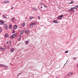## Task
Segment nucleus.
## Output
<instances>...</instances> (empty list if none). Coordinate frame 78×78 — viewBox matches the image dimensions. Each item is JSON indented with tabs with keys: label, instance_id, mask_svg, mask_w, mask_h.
<instances>
[{
	"label": "nucleus",
	"instance_id": "nucleus-22",
	"mask_svg": "<svg viewBox=\"0 0 78 78\" xmlns=\"http://www.w3.org/2000/svg\"><path fill=\"white\" fill-rule=\"evenodd\" d=\"M22 74V73H19L18 74V76H19V75H20Z\"/></svg>",
	"mask_w": 78,
	"mask_h": 78
},
{
	"label": "nucleus",
	"instance_id": "nucleus-25",
	"mask_svg": "<svg viewBox=\"0 0 78 78\" xmlns=\"http://www.w3.org/2000/svg\"><path fill=\"white\" fill-rule=\"evenodd\" d=\"M2 51H5V48H2Z\"/></svg>",
	"mask_w": 78,
	"mask_h": 78
},
{
	"label": "nucleus",
	"instance_id": "nucleus-40",
	"mask_svg": "<svg viewBox=\"0 0 78 78\" xmlns=\"http://www.w3.org/2000/svg\"><path fill=\"white\" fill-rule=\"evenodd\" d=\"M9 43V42H8V41H7V42H6V44H8V43Z\"/></svg>",
	"mask_w": 78,
	"mask_h": 78
},
{
	"label": "nucleus",
	"instance_id": "nucleus-47",
	"mask_svg": "<svg viewBox=\"0 0 78 78\" xmlns=\"http://www.w3.org/2000/svg\"><path fill=\"white\" fill-rule=\"evenodd\" d=\"M71 12L72 11V10H71Z\"/></svg>",
	"mask_w": 78,
	"mask_h": 78
},
{
	"label": "nucleus",
	"instance_id": "nucleus-41",
	"mask_svg": "<svg viewBox=\"0 0 78 78\" xmlns=\"http://www.w3.org/2000/svg\"><path fill=\"white\" fill-rule=\"evenodd\" d=\"M73 12H75V10H73Z\"/></svg>",
	"mask_w": 78,
	"mask_h": 78
},
{
	"label": "nucleus",
	"instance_id": "nucleus-45",
	"mask_svg": "<svg viewBox=\"0 0 78 78\" xmlns=\"http://www.w3.org/2000/svg\"><path fill=\"white\" fill-rule=\"evenodd\" d=\"M77 67H78V64H77Z\"/></svg>",
	"mask_w": 78,
	"mask_h": 78
},
{
	"label": "nucleus",
	"instance_id": "nucleus-31",
	"mask_svg": "<svg viewBox=\"0 0 78 78\" xmlns=\"http://www.w3.org/2000/svg\"><path fill=\"white\" fill-rule=\"evenodd\" d=\"M68 11H69V12H71V10H70V9H69V10H68Z\"/></svg>",
	"mask_w": 78,
	"mask_h": 78
},
{
	"label": "nucleus",
	"instance_id": "nucleus-30",
	"mask_svg": "<svg viewBox=\"0 0 78 78\" xmlns=\"http://www.w3.org/2000/svg\"><path fill=\"white\" fill-rule=\"evenodd\" d=\"M44 7L45 8H47V5H44Z\"/></svg>",
	"mask_w": 78,
	"mask_h": 78
},
{
	"label": "nucleus",
	"instance_id": "nucleus-37",
	"mask_svg": "<svg viewBox=\"0 0 78 78\" xmlns=\"http://www.w3.org/2000/svg\"><path fill=\"white\" fill-rule=\"evenodd\" d=\"M76 7H77V8H78V5H76Z\"/></svg>",
	"mask_w": 78,
	"mask_h": 78
},
{
	"label": "nucleus",
	"instance_id": "nucleus-38",
	"mask_svg": "<svg viewBox=\"0 0 78 78\" xmlns=\"http://www.w3.org/2000/svg\"><path fill=\"white\" fill-rule=\"evenodd\" d=\"M18 40H19V41H20V40H21L20 38H18Z\"/></svg>",
	"mask_w": 78,
	"mask_h": 78
},
{
	"label": "nucleus",
	"instance_id": "nucleus-34",
	"mask_svg": "<svg viewBox=\"0 0 78 78\" xmlns=\"http://www.w3.org/2000/svg\"><path fill=\"white\" fill-rule=\"evenodd\" d=\"M40 4H42V5H44V3H43V2H41L40 3Z\"/></svg>",
	"mask_w": 78,
	"mask_h": 78
},
{
	"label": "nucleus",
	"instance_id": "nucleus-24",
	"mask_svg": "<svg viewBox=\"0 0 78 78\" xmlns=\"http://www.w3.org/2000/svg\"><path fill=\"white\" fill-rule=\"evenodd\" d=\"M74 8L75 9H77V7L75 6V7H74Z\"/></svg>",
	"mask_w": 78,
	"mask_h": 78
},
{
	"label": "nucleus",
	"instance_id": "nucleus-23",
	"mask_svg": "<svg viewBox=\"0 0 78 78\" xmlns=\"http://www.w3.org/2000/svg\"><path fill=\"white\" fill-rule=\"evenodd\" d=\"M35 9H36L34 7V8H33V9H32V10H33V11H34V10H35Z\"/></svg>",
	"mask_w": 78,
	"mask_h": 78
},
{
	"label": "nucleus",
	"instance_id": "nucleus-28",
	"mask_svg": "<svg viewBox=\"0 0 78 78\" xmlns=\"http://www.w3.org/2000/svg\"><path fill=\"white\" fill-rule=\"evenodd\" d=\"M14 33H15V31H14V30H13V32H12V33L14 34Z\"/></svg>",
	"mask_w": 78,
	"mask_h": 78
},
{
	"label": "nucleus",
	"instance_id": "nucleus-36",
	"mask_svg": "<svg viewBox=\"0 0 78 78\" xmlns=\"http://www.w3.org/2000/svg\"><path fill=\"white\" fill-rule=\"evenodd\" d=\"M9 44H11V41H9Z\"/></svg>",
	"mask_w": 78,
	"mask_h": 78
},
{
	"label": "nucleus",
	"instance_id": "nucleus-18",
	"mask_svg": "<svg viewBox=\"0 0 78 78\" xmlns=\"http://www.w3.org/2000/svg\"><path fill=\"white\" fill-rule=\"evenodd\" d=\"M20 34H23V30H21L20 31Z\"/></svg>",
	"mask_w": 78,
	"mask_h": 78
},
{
	"label": "nucleus",
	"instance_id": "nucleus-19",
	"mask_svg": "<svg viewBox=\"0 0 78 78\" xmlns=\"http://www.w3.org/2000/svg\"><path fill=\"white\" fill-rule=\"evenodd\" d=\"M28 44V41H26V45H27V44Z\"/></svg>",
	"mask_w": 78,
	"mask_h": 78
},
{
	"label": "nucleus",
	"instance_id": "nucleus-17",
	"mask_svg": "<svg viewBox=\"0 0 78 78\" xmlns=\"http://www.w3.org/2000/svg\"><path fill=\"white\" fill-rule=\"evenodd\" d=\"M25 25V23H23L22 24V27H24Z\"/></svg>",
	"mask_w": 78,
	"mask_h": 78
},
{
	"label": "nucleus",
	"instance_id": "nucleus-15",
	"mask_svg": "<svg viewBox=\"0 0 78 78\" xmlns=\"http://www.w3.org/2000/svg\"><path fill=\"white\" fill-rule=\"evenodd\" d=\"M11 20H12V21H14V20H15V18L14 17H13L12 18Z\"/></svg>",
	"mask_w": 78,
	"mask_h": 78
},
{
	"label": "nucleus",
	"instance_id": "nucleus-10",
	"mask_svg": "<svg viewBox=\"0 0 78 78\" xmlns=\"http://www.w3.org/2000/svg\"><path fill=\"white\" fill-rule=\"evenodd\" d=\"M53 23H58V21L56 20H54L53 21Z\"/></svg>",
	"mask_w": 78,
	"mask_h": 78
},
{
	"label": "nucleus",
	"instance_id": "nucleus-42",
	"mask_svg": "<svg viewBox=\"0 0 78 78\" xmlns=\"http://www.w3.org/2000/svg\"><path fill=\"white\" fill-rule=\"evenodd\" d=\"M66 64H67V63H65L64 64V66H65V65Z\"/></svg>",
	"mask_w": 78,
	"mask_h": 78
},
{
	"label": "nucleus",
	"instance_id": "nucleus-20",
	"mask_svg": "<svg viewBox=\"0 0 78 78\" xmlns=\"http://www.w3.org/2000/svg\"><path fill=\"white\" fill-rule=\"evenodd\" d=\"M3 17L4 18H5V19H7V17L5 16V15H3Z\"/></svg>",
	"mask_w": 78,
	"mask_h": 78
},
{
	"label": "nucleus",
	"instance_id": "nucleus-2",
	"mask_svg": "<svg viewBox=\"0 0 78 78\" xmlns=\"http://www.w3.org/2000/svg\"><path fill=\"white\" fill-rule=\"evenodd\" d=\"M16 36V34H14L12 36H10V38H11V39H13V38H14V37H15Z\"/></svg>",
	"mask_w": 78,
	"mask_h": 78
},
{
	"label": "nucleus",
	"instance_id": "nucleus-11",
	"mask_svg": "<svg viewBox=\"0 0 78 78\" xmlns=\"http://www.w3.org/2000/svg\"><path fill=\"white\" fill-rule=\"evenodd\" d=\"M9 36V35H8V34H5V37H8Z\"/></svg>",
	"mask_w": 78,
	"mask_h": 78
},
{
	"label": "nucleus",
	"instance_id": "nucleus-46",
	"mask_svg": "<svg viewBox=\"0 0 78 78\" xmlns=\"http://www.w3.org/2000/svg\"><path fill=\"white\" fill-rule=\"evenodd\" d=\"M67 62H68V60H67L66 62V63H67Z\"/></svg>",
	"mask_w": 78,
	"mask_h": 78
},
{
	"label": "nucleus",
	"instance_id": "nucleus-12",
	"mask_svg": "<svg viewBox=\"0 0 78 78\" xmlns=\"http://www.w3.org/2000/svg\"><path fill=\"white\" fill-rule=\"evenodd\" d=\"M9 29H11L12 28V26L11 24L9 25Z\"/></svg>",
	"mask_w": 78,
	"mask_h": 78
},
{
	"label": "nucleus",
	"instance_id": "nucleus-39",
	"mask_svg": "<svg viewBox=\"0 0 78 78\" xmlns=\"http://www.w3.org/2000/svg\"><path fill=\"white\" fill-rule=\"evenodd\" d=\"M21 34H20V35H19V37H20L21 36Z\"/></svg>",
	"mask_w": 78,
	"mask_h": 78
},
{
	"label": "nucleus",
	"instance_id": "nucleus-14",
	"mask_svg": "<svg viewBox=\"0 0 78 78\" xmlns=\"http://www.w3.org/2000/svg\"><path fill=\"white\" fill-rule=\"evenodd\" d=\"M14 50V48H12L11 50V52H13V51Z\"/></svg>",
	"mask_w": 78,
	"mask_h": 78
},
{
	"label": "nucleus",
	"instance_id": "nucleus-5",
	"mask_svg": "<svg viewBox=\"0 0 78 78\" xmlns=\"http://www.w3.org/2000/svg\"><path fill=\"white\" fill-rule=\"evenodd\" d=\"M17 25H14V27H13V30L17 29Z\"/></svg>",
	"mask_w": 78,
	"mask_h": 78
},
{
	"label": "nucleus",
	"instance_id": "nucleus-48",
	"mask_svg": "<svg viewBox=\"0 0 78 78\" xmlns=\"http://www.w3.org/2000/svg\"><path fill=\"white\" fill-rule=\"evenodd\" d=\"M14 8V7H12V9H13Z\"/></svg>",
	"mask_w": 78,
	"mask_h": 78
},
{
	"label": "nucleus",
	"instance_id": "nucleus-3",
	"mask_svg": "<svg viewBox=\"0 0 78 78\" xmlns=\"http://www.w3.org/2000/svg\"><path fill=\"white\" fill-rule=\"evenodd\" d=\"M4 23H5V21H4V20H0V24L1 25H4Z\"/></svg>",
	"mask_w": 78,
	"mask_h": 78
},
{
	"label": "nucleus",
	"instance_id": "nucleus-8",
	"mask_svg": "<svg viewBox=\"0 0 78 78\" xmlns=\"http://www.w3.org/2000/svg\"><path fill=\"white\" fill-rule=\"evenodd\" d=\"M4 26L5 27L6 29L7 30V29H8V26L6 24H5Z\"/></svg>",
	"mask_w": 78,
	"mask_h": 78
},
{
	"label": "nucleus",
	"instance_id": "nucleus-32",
	"mask_svg": "<svg viewBox=\"0 0 78 78\" xmlns=\"http://www.w3.org/2000/svg\"><path fill=\"white\" fill-rule=\"evenodd\" d=\"M68 51H66L65 52V53H68Z\"/></svg>",
	"mask_w": 78,
	"mask_h": 78
},
{
	"label": "nucleus",
	"instance_id": "nucleus-26",
	"mask_svg": "<svg viewBox=\"0 0 78 78\" xmlns=\"http://www.w3.org/2000/svg\"><path fill=\"white\" fill-rule=\"evenodd\" d=\"M77 58H76V57H74L73 58V59H74V60L76 59Z\"/></svg>",
	"mask_w": 78,
	"mask_h": 78
},
{
	"label": "nucleus",
	"instance_id": "nucleus-44",
	"mask_svg": "<svg viewBox=\"0 0 78 78\" xmlns=\"http://www.w3.org/2000/svg\"><path fill=\"white\" fill-rule=\"evenodd\" d=\"M41 9H42V6L41 7Z\"/></svg>",
	"mask_w": 78,
	"mask_h": 78
},
{
	"label": "nucleus",
	"instance_id": "nucleus-6",
	"mask_svg": "<svg viewBox=\"0 0 78 78\" xmlns=\"http://www.w3.org/2000/svg\"><path fill=\"white\" fill-rule=\"evenodd\" d=\"M9 1H4V3H9Z\"/></svg>",
	"mask_w": 78,
	"mask_h": 78
},
{
	"label": "nucleus",
	"instance_id": "nucleus-1",
	"mask_svg": "<svg viewBox=\"0 0 78 78\" xmlns=\"http://www.w3.org/2000/svg\"><path fill=\"white\" fill-rule=\"evenodd\" d=\"M37 23H32L31 24H30V28H33V25H36Z\"/></svg>",
	"mask_w": 78,
	"mask_h": 78
},
{
	"label": "nucleus",
	"instance_id": "nucleus-33",
	"mask_svg": "<svg viewBox=\"0 0 78 78\" xmlns=\"http://www.w3.org/2000/svg\"><path fill=\"white\" fill-rule=\"evenodd\" d=\"M38 20H40V17L38 16Z\"/></svg>",
	"mask_w": 78,
	"mask_h": 78
},
{
	"label": "nucleus",
	"instance_id": "nucleus-7",
	"mask_svg": "<svg viewBox=\"0 0 78 78\" xmlns=\"http://www.w3.org/2000/svg\"><path fill=\"white\" fill-rule=\"evenodd\" d=\"M73 73L71 72L69 73L67 75V76H69V75H72Z\"/></svg>",
	"mask_w": 78,
	"mask_h": 78
},
{
	"label": "nucleus",
	"instance_id": "nucleus-49",
	"mask_svg": "<svg viewBox=\"0 0 78 78\" xmlns=\"http://www.w3.org/2000/svg\"><path fill=\"white\" fill-rule=\"evenodd\" d=\"M55 78H58V77H56Z\"/></svg>",
	"mask_w": 78,
	"mask_h": 78
},
{
	"label": "nucleus",
	"instance_id": "nucleus-21",
	"mask_svg": "<svg viewBox=\"0 0 78 78\" xmlns=\"http://www.w3.org/2000/svg\"><path fill=\"white\" fill-rule=\"evenodd\" d=\"M74 9H75L74 8V7H72V8H71V10H73Z\"/></svg>",
	"mask_w": 78,
	"mask_h": 78
},
{
	"label": "nucleus",
	"instance_id": "nucleus-35",
	"mask_svg": "<svg viewBox=\"0 0 78 78\" xmlns=\"http://www.w3.org/2000/svg\"><path fill=\"white\" fill-rule=\"evenodd\" d=\"M35 11H37V9H35Z\"/></svg>",
	"mask_w": 78,
	"mask_h": 78
},
{
	"label": "nucleus",
	"instance_id": "nucleus-4",
	"mask_svg": "<svg viewBox=\"0 0 78 78\" xmlns=\"http://www.w3.org/2000/svg\"><path fill=\"white\" fill-rule=\"evenodd\" d=\"M62 17H63V15H62L60 16H58L57 17V19H62Z\"/></svg>",
	"mask_w": 78,
	"mask_h": 78
},
{
	"label": "nucleus",
	"instance_id": "nucleus-9",
	"mask_svg": "<svg viewBox=\"0 0 78 78\" xmlns=\"http://www.w3.org/2000/svg\"><path fill=\"white\" fill-rule=\"evenodd\" d=\"M2 65V66L3 67H5V68H6V67H8L7 66L5 65Z\"/></svg>",
	"mask_w": 78,
	"mask_h": 78
},
{
	"label": "nucleus",
	"instance_id": "nucleus-43",
	"mask_svg": "<svg viewBox=\"0 0 78 78\" xmlns=\"http://www.w3.org/2000/svg\"><path fill=\"white\" fill-rule=\"evenodd\" d=\"M0 49H2V47H1L0 48Z\"/></svg>",
	"mask_w": 78,
	"mask_h": 78
},
{
	"label": "nucleus",
	"instance_id": "nucleus-29",
	"mask_svg": "<svg viewBox=\"0 0 78 78\" xmlns=\"http://www.w3.org/2000/svg\"><path fill=\"white\" fill-rule=\"evenodd\" d=\"M32 19H33V17H30V19L32 20Z\"/></svg>",
	"mask_w": 78,
	"mask_h": 78
},
{
	"label": "nucleus",
	"instance_id": "nucleus-27",
	"mask_svg": "<svg viewBox=\"0 0 78 78\" xmlns=\"http://www.w3.org/2000/svg\"><path fill=\"white\" fill-rule=\"evenodd\" d=\"M2 28H0V33L1 32H2Z\"/></svg>",
	"mask_w": 78,
	"mask_h": 78
},
{
	"label": "nucleus",
	"instance_id": "nucleus-16",
	"mask_svg": "<svg viewBox=\"0 0 78 78\" xmlns=\"http://www.w3.org/2000/svg\"><path fill=\"white\" fill-rule=\"evenodd\" d=\"M73 2H74V1H72L70 2L69 3V4H72Z\"/></svg>",
	"mask_w": 78,
	"mask_h": 78
},
{
	"label": "nucleus",
	"instance_id": "nucleus-13",
	"mask_svg": "<svg viewBox=\"0 0 78 78\" xmlns=\"http://www.w3.org/2000/svg\"><path fill=\"white\" fill-rule=\"evenodd\" d=\"M28 32H29V30H27V31H25V33H26V34H28Z\"/></svg>",
	"mask_w": 78,
	"mask_h": 78
}]
</instances>
